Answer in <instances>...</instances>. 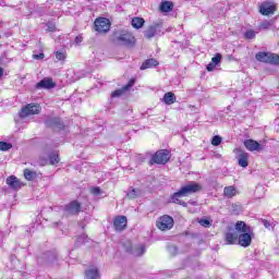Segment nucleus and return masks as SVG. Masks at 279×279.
<instances>
[{"mask_svg": "<svg viewBox=\"0 0 279 279\" xmlns=\"http://www.w3.org/2000/svg\"><path fill=\"white\" fill-rule=\"evenodd\" d=\"M110 20L106 17H98L94 22V27L98 34H108L110 32Z\"/></svg>", "mask_w": 279, "mask_h": 279, "instance_id": "obj_4", "label": "nucleus"}, {"mask_svg": "<svg viewBox=\"0 0 279 279\" xmlns=\"http://www.w3.org/2000/svg\"><path fill=\"white\" fill-rule=\"evenodd\" d=\"M132 27L135 29H141L145 25V20L143 17H134L131 22Z\"/></svg>", "mask_w": 279, "mask_h": 279, "instance_id": "obj_24", "label": "nucleus"}, {"mask_svg": "<svg viewBox=\"0 0 279 279\" xmlns=\"http://www.w3.org/2000/svg\"><path fill=\"white\" fill-rule=\"evenodd\" d=\"M271 52H257L255 59L257 62H264V64H269V57Z\"/></svg>", "mask_w": 279, "mask_h": 279, "instance_id": "obj_19", "label": "nucleus"}, {"mask_svg": "<svg viewBox=\"0 0 279 279\" xmlns=\"http://www.w3.org/2000/svg\"><path fill=\"white\" fill-rule=\"evenodd\" d=\"M87 279H98L99 278V270L92 268L85 272Z\"/></svg>", "mask_w": 279, "mask_h": 279, "instance_id": "obj_30", "label": "nucleus"}, {"mask_svg": "<svg viewBox=\"0 0 279 279\" xmlns=\"http://www.w3.org/2000/svg\"><path fill=\"white\" fill-rule=\"evenodd\" d=\"M163 102L167 104V106H171V104H175V94L168 92L163 96Z\"/></svg>", "mask_w": 279, "mask_h": 279, "instance_id": "obj_22", "label": "nucleus"}, {"mask_svg": "<svg viewBox=\"0 0 279 279\" xmlns=\"http://www.w3.org/2000/svg\"><path fill=\"white\" fill-rule=\"evenodd\" d=\"M56 58H57V60H65L66 54L64 52L57 51L56 52Z\"/></svg>", "mask_w": 279, "mask_h": 279, "instance_id": "obj_41", "label": "nucleus"}, {"mask_svg": "<svg viewBox=\"0 0 279 279\" xmlns=\"http://www.w3.org/2000/svg\"><path fill=\"white\" fill-rule=\"evenodd\" d=\"M157 228L162 231L171 230L173 228V217L169 215L161 216L157 221Z\"/></svg>", "mask_w": 279, "mask_h": 279, "instance_id": "obj_7", "label": "nucleus"}, {"mask_svg": "<svg viewBox=\"0 0 279 279\" xmlns=\"http://www.w3.org/2000/svg\"><path fill=\"white\" fill-rule=\"evenodd\" d=\"M198 191H202V185L195 182H191L186 184L185 186H182L180 191L175 192L171 196L172 204H179V206H183V208H186L189 204L186 202L180 201L181 197H189V195H193V193H198Z\"/></svg>", "mask_w": 279, "mask_h": 279, "instance_id": "obj_1", "label": "nucleus"}, {"mask_svg": "<svg viewBox=\"0 0 279 279\" xmlns=\"http://www.w3.org/2000/svg\"><path fill=\"white\" fill-rule=\"evenodd\" d=\"M239 153L238 155V165L239 167H242L243 169L247 168L250 165V155L245 151L236 149Z\"/></svg>", "mask_w": 279, "mask_h": 279, "instance_id": "obj_14", "label": "nucleus"}, {"mask_svg": "<svg viewBox=\"0 0 279 279\" xmlns=\"http://www.w3.org/2000/svg\"><path fill=\"white\" fill-rule=\"evenodd\" d=\"M170 158H171V155L169 154V150L161 149L153 155L149 163L150 165H167V162H169Z\"/></svg>", "mask_w": 279, "mask_h": 279, "instance_id": "obj_3", "label": "nucleus"}, {"mask_svg": "<svg viewBox=\"0 0 279 279\" xmlns=\"http://www.w3.org/2000/svg\"><path fill=\"white\" fill-rule=\"evenodd\" d=\"M260 29H269L271 27V22L265 21L259 25Z\"/></svg>", "mask_w": 279, "mask_h": 279, "instance_id": "obj_39", "label": "nucleus"}, {"mask_svg": "<svg viewBox=\"0 0 279 279\" xmlns=\"http://www.w3.org/2000/svg\"><path fill=\"white\" fill-rule=\"evenodd\" d=\"M160 34H165L162 32V23L153 24L144 31V36L148 39L154 38V36H160Z\"/></svg>", "mask_w": 279, "mask_h": 279, "instance_id": "obj_5", "label": "nucleus"}, {"mask_svg": "<svg viewBox=\"0 0 279 279\" xmlns=\"http://www.w3.org/2000/svg\"><path fill=\"white\" fill-rule=\"evenodd\" d=\"M24 178H25V180H28V182H32V180H36V178H38V173L36 171L25 169Z\"/></svg>", "mask_w": 279, "mask_h": 279, "instance_id": "obj_25", "label": "nucleus"}, {"mask_svg": "<svg viewBox=\"0 0 279 279\" xmlns=\"http://www.w3.org/2000/svg\"><path fill=\"white\" fill-rule=\"evenodd\" d=\"M46 128H51L52 130H64V123L60 118H48L45 121Z\"/></svg>", "mask_w": 279, "mask_h": 279, "instance_id": "obj_12", "label": "nucleus"}, {"mask_svg": "<svg viewBox=\"0 0 279 279\" xmlns=\"http://www.w3.org/2000/svg\"><path fill=\"white\" fill-rule=\"evenodd\" d=\"M11 263H16V256L11 255Z\"/></svg>", "mask_w": 279, "mask_h": 279, "instance_id": "obj_49", "label": "nucleus"}, {"mask_svg": "<svg viewBox=\"0 0 279 279\" xmlns=\"http://www.w3.org/2000/svg\"><path fill=\"white\" fill-rule=\"evenodd\" d=\"M123 250L128 253V254H132V251L134 250V247H132V242L131 241H126L122 244Z\"/></svg>", "mask_w": 279, "mask_h": 279, "instance_id": "obj_34", "label": "nucleus"}, {"mask_svg": "<svg viewBox=\"0 0 279 279\" xmlns=\"http://www.w3.org/2000/svg\"><path fill=\"white\" fill-rule=\"evenodd\" d=\"M36 88L39 90H51V88H56V83L51 77H45L36 84Z\"/></svg>", "mask_w": 279, "mask_h": 279, "instance_id": "obj_11", "label": "nucleus"}, {"mask_svg": "<svg viewBox=\"0 0 279 279\" xmlns=\"http://www.w3.org/2000/svg\"><path fill=\"white\" fill-rule=\"evenodd\" d=\"M199 223L203 226V228H210V220L208 219H201Z\"/></svg>", "mask_w": 279, "mask_h": 279, "instance_id": "obj_40", "label": "nucleus"}, {"mask_svg": "<svg viewBox=\"0 0 279 279\" xmlns=\"http://www.w3.org/2000/svg\"><path fill=\"white\" fill-rule=\"evenodd\" d=\"M225 239L227 241V245H236L239 243V232H227Z\"/></svg>", "mask_w": 279, "mask_h": 279, "instance_id": "obj_18", "label": "nucleus"}, {"mask_svg": "<svg viewBox=\"0 0 279 279\" xmlns=\"http://www.w3.org/2000/svg\"><path fill=\"white\" fill-rule=\"evenodd\" d=\"M112 43L116 45H121L122 47L132 48L136 45V37L128 31L124 29H116L111 36Z\"/></svg>", "mask_w": 279, "mask_h": 279, "instance_id": "obj_2", "label": "nucleus"}, {"mask_svg": "<svg viewBox=\"0 0 279 279\" xmlns=\"http://www.w3.org/2000/svg\"><path fill=\"white\" fill-rule=\"evenodd\" d=\"M250 230L252 229L247 227V225L243 221H238L235 223V232H238V234H242L243 232H250Z\"/></svg>", "mask_w": 279, "mask_h": 279, "instance_id": "obj_20", "label": "nucleus"}, {"mask_svg": "<svg viewBox=\"0 0 279 279\" xmlns=\"http://www.w3.org/2000/svg\"><path fill=\"white\" fill-rule=\"evenodd\" d=\"M221 62V53H217L214 58H211V63H214L216 66Z\"/></svg>", "mask_w": 279, "mask_h": 279, "instance_id": "obj_37", "label": "nucleus"}, {"mask_svg": "<svg viewBox=\"0 0 279 279\" xmlns=\"http://www.w3.org/2000/svg\"><path fill=\"white\" fill-rule=\"evenodd\" d=\"M50 165H58L60 162V155L58 153H52L49 156Z\"/></svg>", "mask_w": 279, "mask_h": 279, "instance_id": "obj_32", "label": "nucleus"}, {"mask_svg": "<svg viewBox=\"0 0 279 279\" xmlns=\"http://www.w3.org/2000/svg\"><path fill=\"white\" fill-rule=\"evenodd\" d=\"M141 195V190L138 189H130L129 192L126 193V197L129 199H136V197H140Z\"/></svg>", "mask_w": 279, "mask_h": 279, "instance_id": "obj_28", "label": "nucleus"}, {"mask_svg": "<svg viewBox=\"0 0 279 279\" xmlns=\"http://www.w3.org/2000/svg\"><path fill=\"white\" fill-rule=\"evenodd\" d=\"M161 12H172L173 11V2L171 1H163L160 4Z\"/></svg>", "mask_w": 279, "mask_h": 279, "instance_id": "obj_26", "label": "nucleus"}, {"mask_svg": "<svg viewBox=\"0 0 279 279\" xmlns=\"http://www.w3.org/2000/svg\"><path fill=\"white\" fill-rule=\"evenodd\" d=\"M221 136L215 135L211 140V145H214V147H218V145H221Z\"/></svg>", "mask_w": 279, "mask_h": 279, "instance_id": "obj_36", "label": "nucleus"}, {"mask_svg": "<svg viewBox=\"0 0 279 279\" xmlns=\"http://www.w3.org/2000/svg\"><path fill=\"white\" fill-rule=\"evenodd\" d=\"M7 184L10 186V189H13V191H19L20 189H23V182H21V180H19L14 175H11L7 179Z\"/></svg>", "mask_w": 279, "mask_h": 279, "instance_id": "obj_16", "label": "nucleus"}, {"mask_svg": "<svg viewBox=\"0 0 279 279\" xmlns=\"http://www.w3.org/2000/svg\"><path fill=\"white\" fill-rule=\"evenodd\" d=\"M223 195L230 199L236 195V189H234V186H226L223 190Z\"/></svg>", "mask_w": 279, "mask_h": 279, "instance_id": "obj_27", "label": "nucleus"}, {"mask_svg": "<svg viewBox=\"0 0 279 279\" xmlns=\"http://www.w3.org/2000/svg\"><path fill=\"white\" fill-rule=\"evenodd\" d=\"M217 65L215 64V63H213V62H210L208 65H207V71H215V68H216Z\"/></svg>", "mask_w": 279, "mask_h": 279, "instance_id": "obj_46", "label": "nucleus"}, {"mask_svg": "<svg viewBox=\"0 0 279 279\" xmlns=\"http://www.w3.org/2000/svg\"><path fill=\"white\" fill-rule=\"evenodd\" d=\"M143 254H145V245L135 246L131 252L132 256H143Z\"/></svg>", "mask_w": 279, "mask_h": 279, "instance_id": "obj_29", "label": "nucleus"}, {"mask_svg": "<svg viewBox=\"0 0 279 279\" xmlns=\"http://www.w3.org/2000/svg\"><path fill=\"white\" fill-rule=\"evenodd\" d=\"M259 12L264 16H269V14H274V12H276V7L275 5L262 7L259 9Z\"/></svg>", "mask_w": 279, "mask_h": 279, "instance_id": "obj_23", "label": "nucleus"}, {"mask_svg": "<svg viewBox=\"0 0 279 279\" xmlns=\"http://www.w3.org/2000/svg\"><path fill=\"white\" fill-rule=\"evenodd\" d=\"M82 40H84V37L78 35V36L75 37L74 43H75V45H80L82 43Z\"/></svg>", "mask_w": 279, "mask_h": 279, "instance_id": "obj_44", "label": "nucleus"}, {"mask_svg": "<svg viewBox=\"0 0 279 279\" xmlns=\"http://www.w3.org/2000/svg\"><path fill=\"white\" fill-rule=\"evenodd\" d=\"M268 64L279 66V54L270 52V57L268 59Z\"/></svg>", "mask_w": 279, "mask_h": 279, "instance_id": "obj_31", "label": "nucleus"}, {"mask_svg": "<svg viewBox=\"0 0 279 279\" xmlns=\"http://www.w3.org/2000/svg\"><path fill=\"white\" fill-rule=\"evenodd\" d=\"M168 252L172 254V256H175V254H178V246L175 245L168 246Z\"/></svg>", "mask_w": 279, "mask_h": 279, "instance_id": "obj_38", "label": "nucleus"}, {"mask_svg": "<svg viewBox=\"0 0 279 279\" xmlns=\"http://www.w3.org/2000/svg\"><path fill=\"white\" fill-rule=\"evenodd\" d=\"M47 32H54L56 31V24H47Z\"/></svg>", "mask_w": 279, "mask_h": 279, "instance_id": "obj_45", "label": "nucleus"}, {"mask_svg": "<svg viewBox=\"0 0 279 279\" xmlns=\"http://www.w3.org/2000/svg\"><path fill=\"white\" fill-rule=\"evenodd\" d=\"M56 260H58V255L53 252H47L38 257L37 263L39 265H45V263H56Z\"/></svg>", "mask_w": 279, "mask_h": 279, "instance_id": "obj_13", "label": "nucleus"}, {"mask_svg": "<svg viewBox=\"0 0 279 279\" xmlns=\"http://www.w3.org/2000/svg\"><path fill=\"white\" fill-rule=\"evenodd\" d=\"M40 113V105H27L22 108L20 112V117L25 119V117H31V114H39Z\"/></svg>", "mask_w": 279, "mask_h": 279, "instance_id": "obj_9", "label": "nucleus"}, {"mask_svg": "<svg viewBox=\"0 0 279 279\" xmlns=\"http://www.w3.org/2000/svg\"><path fill=\"white\" fill-rule=\"evenodd\" d=\"M84 239H86L85 234L78 236V239H77L78 243H84Z\"/></svg>", "mask_w": 279, "mask_h": 279, "instance_id": "obj_48", "label": "nucleus"}, {"mask_svg": "<svg viewBox=\"0 0 279 279\" xmlns=\"http://www.w3.org/2000/svg\"><path fill=\"white\" fill-rule=\"evenodd\" d=\"M113 228L116 232H123L125 228H128V217L125 216H117L113 219Z\"/></svg>", "mask_w": 279, "mask_h": 279, "instance_id": "obj_10", "label": "nucleus"}, {"mask_svg": "<svg viewBox=\"0 0 279 279\" xmlns=\"http://www.w3.org/2000/svg\"><path fill=\"white\" fill-rule=\"evenodd\" d=\"M92 194L93 195H101V189H99V187H93L92 189Z\"/></svg>", "mask_w": 279, "mask_h": 279, "instance_id": "obj_42", "label": "nucleus"}, {"mask_svg": "<svg viewBox=\"0 0 279 279\" xmlns=\"http://www.w3.org/2000/svg\"><path fill=\"white\" fill-rule=\"evenodd\" d=\"M34 60H44L45 59V53H39V54H33Z\"/></svg>", "mask_w": 279, "mask_h": 279, "instance_id": "obj_43", "label": "nucleus"}, {"mask_svg": "<svg viewBox=\"0 0 279 279\" xmlns=\"http://www.w3.org/2000/svg\"><path fill=\"white\" fill-rule=\"evenodd\" d=\"M65 215L75 216L82 213V204L77 201H72L64 206Z\"/></svg>", "mask_w": 279, "mask_h": 279, "instance_id": "obj_8", "label": "nucleus"}, {"mask_svg": "<svg viewBox=\"0 0 279 279\" xmlns=\"http://www.w3.org/2000/svg\"><path fill=\"white\" fill-rule=\"evenodd\" d=\"M244 36L245 38H247V40H252L256 38V32H254L253 29L246 31Z\"/></svg>", "mask_w": 279, "mask_h": 279, "instance_id": "obj_35", "label": "nucleus"}, {"mask_svg": "<svg viewBox=\"0 0 279 279\" xmlns=\"http://www.w3.org/2000/svg\"><path fill=\"white\" fill-rule=\"evenodd\" d=\"M12 144L8 142H0V151H10Z\"/></svg>", "mask_w": 279, "mask_h": 279, "instance_id": "obj_33", "label": "nucleus"}, {"mask_svg": "<svg viewBox=\"0 0 279 279\" xmlns=\"http://www.w3.org/2000/svg\"><path fill=\"white\" fill-rule=\"evenodd\" d=\"M151 66H158V61L156 59H147L141 65V71H145L146 69H151Z\"/></svg>", "mask_w": 279, "mask_h": 279, "instance_id": "obj_21", "label": "nucleus"}, {"mask_svg": "<svg viewBox=\"0 0 279 279\" xmlns=\"http://www.w3.org/2000/svg\"><path fill=\"white\" fill-rule=\"evenodd\" d=\"M134 84H136V80L131 78L129 83L124 85L122 88L116 89L113 93H111V97H121V95L126 93V90H130L132 86H134Z\"/></svg>", "mask_w": 279, "mask_h": 279, "instance_id": "obj_15", "label": "nucleus"}, {"mask_svg": "<svg viewBox=\"0 0 279 279\" xmlns=\"http://www.w3.org/2000/svg\"><path fill=\"white\" fill-rule=\"evenodd\" d=\"M244 146L248 151H260L263 149V146L254 140L244 141Z\"/></svg>", "mask_w": 279, "mask_h": 279, "instance_id": "obj_17", "label": "nucleus"}, {"mask_svg": "<svg viewBox=\"0 0 279 279\" xmlns=\"http://www.w3.org/2000/svg\"><path fill=\"white\" fill-rule=\"evenodd\" d=\"M252 239H254L252 230L238 233V245H241V247H250L252 245Z\"/></svg>", "mask_w": 279, "mask_h": 279, "instance_id": "obj_6", "label": "nucleus"}, {"mask_svg": "<svg viewBox=\"0 0 279 279\" xmlns=\"http://www.w3.org/2000/svg\"><path fill=\"white\" fill-rule=\"evenodd\" d=\"M3 76V68H0V77Z\"/></svg>", "mask_w": 279, "mask_h": 279, "instance_id": "obj_50", "label": "nucleus"}, {"mask_svg": "<svg viewBox=\"0 0 279 279\" xmlns=\"http://www.w3.org/2000/svg\"><path fill=\"white\" fill-rule=\"evenodd\" d=\"M263 226H265L266 228H270L271 223H269L267 220H262Z\"/></svg>", "mask_w": 279, "mask_h": 279, "instance_id": "obj_47", "label": "nucleus"}]
</instances>
